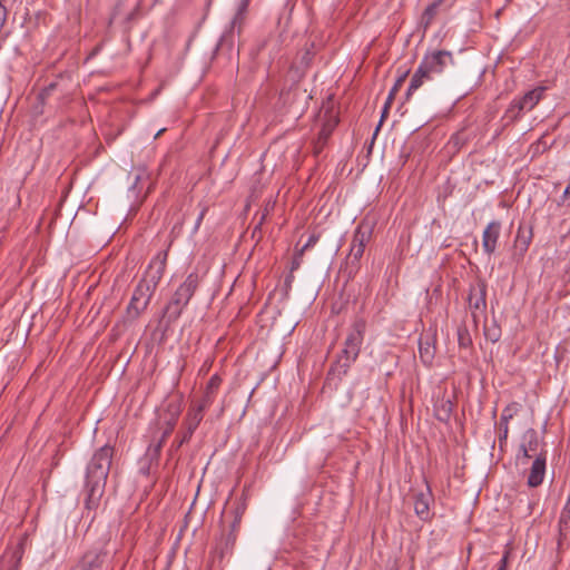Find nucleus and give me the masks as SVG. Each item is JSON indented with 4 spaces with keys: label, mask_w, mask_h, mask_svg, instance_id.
I'll use <instances>...</instances> for the list:
<instances>
[{
    "label": "nucleus",
    "mask_w": 570,
    "mask_h": 570,
    "mask_svg": "<svg viewBox=\"0 0 570 570\" xmlns=\"http://www.w3.org/2000/svg\"><path fill=\"white\" fill-rule=\"evenodd\" d=\"M114 451V448L108 444L99 448L87 465L83 487V515L90 520L96 518V512L105 493Z\"/></svg>",
    "instance_id": "obj_1"
},
{
    "label": "nucleus",
    "mask_w": 570,
    "mask_h": 570,
    "mask_svg": "<svg viewBox=\"0 0 570 570\" xmlns=\"http://www.w3.org/2000/svg\"><path fill=\"white\" fill-rule=\"evenodd\" d=\"M168 252H159L149 263L144 276L139 279L126 308L128 321H136L147 309L159 282L161 281Z\"/></svg>",
    "instance_id": "obj_2"
},
{
    "label": "nucleus",
    "mask_w": 570,
    "mask_h": 570,
    "mask_svg": "<svg viewBox=\"0 0 570 570\" xmlns=\"http://www.w3.org/2000/svg\"><path fill=\"white\" fill-rule=\"evenodd\" d=\"M365 331L366 321L363 317H356L344 340L342 350L330 366L326 377L327 381L337 380V383H340L343 376L347 374L352 364L357 360L361 353Z\"/></svg>",
    "instance_id": "obj_3"
},
{
    "label": "nucleus",
    "mask_w": 570,
    "mask_h": 570,
    "mask_svg": "<svg viewBox=\"0 0 570 570\" xmlns=\"http://www.w3.org/2000/svg\"><path fill=\"white\" fill-rule=\"evenodd\" d=\"M454 63L453 55L448 50H433L424 55L417 69L413 73L409 88L405 94L406 100L411 98L425 81H431L435 76L444 72V70Z\"/></svg>",
    "instance_id": "obj_4"
},
{
    "label": "nucleus",
    "mask_w": 570,
    "mask_h": 570,
    "mask_svg": "<svg viewBox=\"0 0 570 570\" xmlns=\"http://www.w3.org/2000/svg\"><path fill=\"white\" fill-rule=\"evenodd\" d=\"M199 283L200 277L198 273H190L187 275L185 281L178 286L169 302L164 307L160 323L165 322V326L169 327L170 324L179 318L184 308L188 305L197 291Z\"/></svg>",
    "instance_id": "obj_5"
},
{
    "label": "nucleus",
    "mask_w": 570,
    "mask_h": 570,
    "mask_svg": "<svg viewBox=\"0 0 570 570\" xmlns=\"http://www.w3.org/2000/svg\"><path fill=\"white\" fill-rule=\"evenodd\" d=\"M181 401L178 399L169 400L165 404L163 413L159 414L157 420V426L163 431L161 435L156 443L149 445L146 452V456L149 462L158 461L163 445L174 431L181 413Z\"/></svg>",
    "instance_id": "obj_6"
},
{
    "label": "nucleus",
    "mask_w": 570,
    "mask_h": 570,
    "mask_svg": "<svg viewBox=\"0 0 570 570\" xmlns=\"http://www.w3.org/2000/svg\"><path fill=\"white\" fill-rule=\"evenodd\" d=\"M371 237L372 228L365 224H360L354 230L350 252L343 267V273L346 274L348 278H353L357 274L361 267V258Z\"/></svg>",
    "instance_id": "obj_7"
},
{
    "label": "nucleus",
    "mask_w": 570,
    "mask_h": 570,
    "mask_svg": "<svg viewBox=\"0 0 570 570\" xmlns=\"http://www.w3.org/2000/svg\"><path fill=\"white\" fill-rule=\"evenodd\" d=\"M318 121L321 122V129L315 144L316 153L323 149L338 124V112L330 100L322 106L318 114Z\"/></svg>",
    "instance_id": "obj_8"
},
{
    "label": "nucleus",
    "mask_w": 570,
    "mask_h": 570,
    "mask_svg": "<svg viewBox=\"0 0 570 570\" xmlns=\"http://www.w3.org/2000/svg\"><path fill=\"white\" fill-rule=\"evenodd\" d=\"M468 305L471 311L472 322L475 328L479 325L480 314L487 309V284L480 281L476 286H472L468 296Z\"/></svg>",
    "instance_id": "obj_9"
},
{
    "label": "nucleus",
    "mask_w": 570,
    "mask_h": 570,
    "mask_svg": "<svg viewBox=\"0 0 570 570\" xmlns=\"http://www.w3.org/2000/svg\"><path fill=\"white\" fill-rule=\"evenodd\" d=\"M542 91L539 89L530 90L522 97L512 100L505 111V118L509 121H515L524 110H531L541 99Z\"/></svg>",
    "instance_id": "obj_10"
},
{
    "label": "nucleus",
    "mask_w": 570,
    "mask_h": 570,
    "mask_svg": "<svg viewBox=\"0 0 570 570\" xmlns=\"http://www.w3.org/2000/svg\"><path fill=\"white\" fill-rule=\"evenodd\" d=\"M108 554L104 548L88 550L70 570H104Z\"/></svg>",
    "instance_id": "obj_11"
},
{
    "label": "nucleus",
    "mask_w": 570,
    "mask_h": 570,
    "mask_svg": "<svg viewBox=\"0 0 570 570\" xmlns=\"http://www.w3.org/2000/svg\"><path fill=\"white\" fill-rule=\"evenodd\" d=\"M539 448V438L538 432L534 429H528L522 436V443L519 448V453L517 454V463L525 465L528 460L531 458H535Z\"/></svg>",
    "instance_id": "obj_12"
},
{
    "label": "nucleus",
    "mask_w": 570,
    "mask_h": 570,
    "mask_svg": "<svg viewBox=\"0 0 570 570\" xmlns=\"http://www.w3.org/2000/svg\"><path fill=\"white\" fill-rule=\"evenodd\" d=\"M212 404V397H203L198 404L191 405L184 420L183 428L195 432L203 420V413Z\"/></svg>",
    "instance_id": "obj_13"
},
{
    "label": "nucleus",
    "mask_w": 570,
    "mask_h": 570,
    "mask_svg": "<svg viewBox=\"0 0 570 570\" xmlns=\"http://www.w3.org/2000/svg\"><path fill=\"white\" fill-rule=\"evenodd\" d=\"M546 464H547V451H541L534 458L532 465L530 468L527 484L530 488H537L543 482V478L546 474Z\"/></svg>",
    "instance_id": "obj_14"
},
{
    "label": "nucleus",
    "mask_w": 570,
    "mask_h": 570,
    "mask_svg": "<svg viewBox=\"0 0 570 570\" xmlns=\"http://www.w3.org/2000/svg\"><path fill=\"white\" fill-rule=\"evenodd\" d=\"M501 233V223L498 220H493L488 224L482 234V248L483 252L488 255H491L495 252L498 239Z\"/></svg>",
    "instance_id": "obj_15"
},
{
    "label": "nucleus",
    "mask_w": 570,
    "mask_h": 570,
    "mask_svg": "<svg viewBox=\"0 0 570 570\" xmlns=\"http://www.w3.org/2000/svg\"><path fill=\"white\" fill-rule=\"evenodd\" d=\"M306 90H301L297 82H293L287 89H282L278 101L284 108H292L298 99H305Z\"/></svg>",
    "instance_id": "obj_16"
},
{
    "label": "nucleus",
    "mask_w": 570,
    "mask_h": 570,
    "mask_svg": "<svg viewBox=\"0 0 570 570\" xmlns=\"http://www.w3.org/2000/svg\"><path fill=\"white\" fill-rule=\"evenodd\" d=\"M455 404L451 399L441 397L434 403V415L436 420L448 423L451 420Z\"/></svg>",
    "instance_id": "obj_17"
},
{
    "label": "nucleus",
    "mask_w": 570,
    "mask_h": 570,
    "mask_svg": "<svg viewBox=\"0 0 570 570\" xmlns=\"http://www.w3.org/2000/svg\"><path fill=\"white\" fill-rule=\"evenodd\" d=\"M281 38L277 35H268L257 45V53L262 55L267 51L268 57L274 59L281 50Z\"/></svg>",
    "instance_id": "obj_18"
},
{
    "label": "nucleus",
    "mask_w": 570,
    "mask_h": 570,
    "mask_svg": "<svg viewBox=\"0 0 570 570\" xmlns=\"http://www.w3.org/2000/svg\"><path fill=\"white\" fill-rule=\"evenodd\" d=\"M419 354L424 365L429 366L433 363L435 356V345L432 337H421L419 341Z\"/></svg>",
    "instance_id": "obj_19"
},
{
    "label": "nucleus",
    "mask_w": 570,
    "mask_h": 570,
    "mask_svg": "<svg viewBox=\"0 0 570 570\" xmlns=\"http://www.w3.org/2000/svg\"><path fill=\"white\" fill-rule=\"evenodd\" d=\"M430 493L421 492L414 495V511L422 520H426L430 515Z\"/></svg>",
    "instance_id": "obj_20"
},
{
    "label": "nucleus",
    "mask_w": 570,
    "mask_h": 570,
    "mask_svg": "<svg viewBox=\"0 0 570 570\" xmlns=\"http://www.w3.org/2000/svg\"><path fill=\"white\" fill-rule=\"evenodd\" d=\"M237 534L238 530L229 528V532L227 534L222 535L216 547V551H218L220 558H224L225 554L229 553L233 550L237 540Z\"/></svg>",
    "instance_id": "obj_21"
},
{
    "label": "nucleus",
    "mask_w": 570,
    "mask_h": 570,
    "mask_svg": "<svg viewBox=\"0 0 570 570\" xmlns=\"http://www.w3.org/2000/svg\"><path fill=\"white\" fill-rule=\"evenodd\" d=\"M443 2L444 0H435L434 2L429 4L423 11L420 19V26L423 28L424 31H426L434 21L435 17L439 13V9L443 4Z\"/></svg>",
    "instance_id": "obj_22"
},
{
    "label": "nucleus",
    "mask_w": 570,
    "mask_h": 570,
    "mask_svg": "<svg viewBox=\"0 0 570 570\" xmlns=\"http://www.w3.org/2000/svg\"><path fill=\"white\" fill-rule=\"evenodd\" d=\"M570 532V493L559 518V544Z\"/></svg>",
    "instance_id": "obj_23"
},
{
    "label": "nucleus",
    "mask_w": 570,
    "mask_h": 570,
    "mask_svg": "<svg viewBox=\"0 0 570 570\" xmlns=\"http://www.w3.org/2000/svg\"><path fill=\"white\" fill-rule=\"evenodd\" d=\"M532 238V232L529 230L525 233L521 227L518 230L515 242H514V248L515 254L518 253L520 257H523L524 253L528 250L530 242Z\"/></svg>",
    "instance_id": "obj_24"
},
{
    "label": "nucleus",
    "mask_w": 570,
    "mask_h": 570,
    "mask_svg": "<svg viewBox=\"0 0 570 570\" xmlns=\"http://www.w3.org/2000/svg\"><path fill=\"white\" fill-rule=\"evenodd\" d=\"M249 2H250V0H240L239 1L238 6H237L236 13L230 22L232 29L237 28L238 32H240L242 26L244 24L246 14L248 12Z\"/></svg>",
    "instance_id": "obj_25"
},
{
    "label": "nucleus",
    "mask_w": 570,
    "mask_h": 570,
    "mask_svg": "<svg viewBox=\"0 0 570 570\" xmlns=\"http://www.w3.org/2000/svg\"><path fill=\"white\" fill-rule=\"evenodd\" d=\"M247 509V503L245 498H240L233 509V522L230 523L229 528H233L235 530L239 531V525L243 519V515Z\"/></svg>",
    "instance_id": "obj_26"
},
{
    "label": "nucleus",
    "mask_w": 570,
    "mask_h": 570,
    "mask_svg": "<svg viewBox=\"0 0 570 570\" xmlns=\"http://www.w3.org/2000/svg\"><path fill=\"white\" fill-rule=\"evenodd\" d=\"M458 345L460 348H470L472 347V337L466 324L463 322L458 326Z\"/></svg>",
    "instance_id": "obj_27"
},
{
    "label": "nucleus",
    "mask_w": 570,
    "mask_h": 570,
    "mask_svg": "<svg viewBox=\"0 0 570 570\" xmlns=\"http://www.w3.org/2000/svg\"><path fill=\"white\" fill-rule=\"evenodd\" d=\"M511 417H512V413L510 412V409L509 407L504 409L501 414L500 424H499V429H500L499 441H500L501 445L508 439V432H509L508 424H509V420Z\"/></svg>",
    "instance_id": "obj_28"
},
{
    "label": "nucleus",
    "mask_w": 570,
    "mask_h": 570,
    "mask_svg": "<svg viewBox=\"0 0 570 570\" xmlns=\"http://www.w3.org/2000/svg\"><path fill=\"white\" fill-rule=\"evenodd\" d=\"M483 333L488 341L497 343L501 338L502 331L499 324L495 321H493L492 324L484 325Z\"/></svg>",
    "instance_id": "obj_29"
},
{
    "label": "nucleus",
    "mask_w": 570,
    "mask_h": 570,
    "mask_svg": "<svg viewBox=\"0 0 570 570\" xmlns=\"http://www.w3.org/2000/svg\"><path fill=\"white\" fill-rule=\"evenodd\" d=\"M193 434H194V432L183 428V431L177 434L175 441L173 442V444L170 446V450H169L170 454H174V452H176L183 444L189 442Z\"/></svg>",
    "instance_id": "obj_30"
},
{
    "label": "nucleus",
    "mask_w": 570,
    "mask_h": 570,
    "mask_svg": "<svg viewBox=\"0 0 570 570\" xmlns=\"http://www.w3.org/2000/svg\"><path fill=\"white\" fill-rule=\"evenodd\" d=\"M220 377L218 375H213L207 383L206 391L203 397H212V402L214 401V393L218 390L220 385Z\"/></svg>",
    "instance_id": "obj_31"
},
{
    "label": "nucleus",
    "mask_w": 570,
    "mask_h": 570,
    "mask_svg": "<svg viewBox=\"0 0 570 570\" xmlns=\"http://www.w3.org/2000/svg\"><path fill=\"white\" fill-rule=\"evenodd\" d=\"M63 80L62 76H59L57 80L49 82L39 94V97L43 100L48 98L59 86L60 82Z\"/></svg>",
    "instance_id": "obj_32"
},
{
    "label": "nucleus",
    "mask_w": 570,
    "mask_h": 570,
    "mask_svg": "<svg viewBox=\"0 0 570 570\" xmlns=\"http://www.w3.org/2000/svg\"><path fill=\"white\" fill-rule=\"evenodd\" d=\"M407 73H409V71H405V72H403V73H402V75L396 79V81L394 82V86L392 87V89L390 90V92H389V94H391V95H394V96H395V95L400 91V89L402 88V86H403V83H404V81H405V79H406V77H407Z\"/></svg>",
    "instance_id": "obj_33"
},
{
    "label": "nucleus",
    "mask_w": 570,
    "mask_h": 570,
    "mask_svg": "<svg viewBox=\"0 0 570 570\" xmlns=\"http://www.w3.org/2000/svg\"><path fill=\"white\" fill-rule=\"evenodd\" d=\"M320 239V235L318 234H312L307 242L303 245V247L299 249V255H304L305 250H307L308 248H312Z\"/></svg>",
    "instance_id": "obj_34"
},
{
    "label": "nucleus",
    "mask_w": 570,
    "mask_h": 570,
    "mask_svg": "<svg viewBox=\"0 0 570 570\" xmlns=\"http://www.w3.org/2000/svg\"><path fill=\"white\" fill-rule=\"evenodd\" d=\"M207 212H208V206L203 205L202 209L198 214V217L196 219L195 226H194V230H193L194 234L199 229L202 222H203L204 217L206 216Z\"/></svg>",
    "instance_id": "obj_35"
},
{
    "label": "nucleus",
    "mask_w": 570,
    "mask_h": 570,
    "mask_svg": "<svg viewBox=\"0 0 570 570\" xmlns=\"http://www.w3.org/2000/svg\"><path fill=\"white\" fill-rule=\"evenodd\" d=\"M509 556H510V551L505 550L499 564H498L497 570H507Z\"/></svg>",
    "instance_id": "obj_36"
},
{
    "label": "nucleus",
    "mask_w": 570,
    "mask_h": 570,
    "mask_svg": "<svg viewBox=\"0 0 570 570\" xmlns=\"http://www.w3.org/2000/svg\"><path fill=\"white\" fill-rule=\"evenodd\" d=\"M450 142L453 144L455 147H461L464 144V139H462L461 134L458 132L451 137Z\"/></svg>",
    "instance_id": "obj_37"
},
{
    "label": "nucleus",
    "mask_w": 570,
    "mask_h": 570,
    "mask_svg": "<svg viewBox=\"0 0 570 570\" xmlns=\"http://www.w3.org/2000/svg\"><path fill=\"white\" fill-rule=\"evenodd\" d=\"M302 259L303 255H299V250H297L292 262V269H297L301 266Z\"/></svg>",
    "instance_id": "obj_38"
},
{
    "label": "nucleus",
    "mask_w": 570,
    "mask_h": 570,
    "mask_svg": "<svg viewBox=\"0 0 570 570\" xmlns=\"http://www.w3.org/2000/svg\"><path fill=\"white\" fill-rule=\"evenodd\" d=\"M394 97H395L394 95L389 94L385 105H384V108H383L382 118H384V116L387 114V110L391 107V104H392Z\"/></svg>",
    "instance_id": "obj_39"
},
{
    "label": "nucleus",
    "mask_w": 570,
    "mask_h": 570,
    "mask_svg": "<svg viewBox=\"0 0 570 570\" xmlns=\"http://www.w3.org/2000/svg\"><path fill=\"white\" fill-rule=\"evenodd\" d=\"M569 197H570V181L568 183V185H567V187H566V189H564V191H563V196H562V198H563V200H566V199H568Z\"/></svg>",
    "instance_id": "obj_40"
},
{
    "label": "nucleus",
    "mask_w": 570,
    "mask_h": 570,
    "mask_svg": "<svg viewBox=\"0 0 570 570\" xmlns=\"http://www.w3.org/2000/svg\"><path fill=\"white\" fill-rule=\"evenodd\" d=\"M265 217H266V214L264 213L257 224V226L255 227L254 232H256V229H258L261 227V225L263 224V222L265 220Z\"/></svg>",
    "instance_id": "obj_41"
},
{
    "label": "nucleus",
    "mask_w": 570,
    "mask_h": 570,
    "mask_svg": "<svg viewBox=\"0 0 570 570\" xmlns=\"http://www.w3.org/2000/svg\"><path fill=\"white\" fill-rule=\"evenodd\" d=\"M0 570H18V567H17V564H11L9 567L1 568Z\"/></svg>",
    "instance_id": "obj_42"
},
{
    "label": "nucleus",
    "mask_w": 570,
    "mask_h": 570,
    "mask_svg": "<svg viewBox=\"0 0 570 570\" xmlns=\"http://www.w3.org/2000/svg\"><path fill=\"white\" fill-rule=\"evenodd\" d=\"M183 223H184V218L179 219V220L176 223V225L174 226L173 230H175L176 228H180V227H181V225H183Z\"/></svg>",
    "instance_id": "obj_43"
}]
</instances>
